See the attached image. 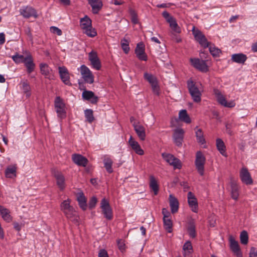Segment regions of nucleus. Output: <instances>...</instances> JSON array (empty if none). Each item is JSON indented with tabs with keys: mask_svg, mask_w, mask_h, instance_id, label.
I'll return each instance as SVG.
<instances>
[{
	"mask_svg": "<svg viewBox=\"0 0 257 257\" xmlns=\"http://www.w3.org/2000/svg\"><path fill=\"white\" fill-rule=\"evenodd\" d=\"M129 14L131 17V20L133 24H136L138 23V15L136 12L130 8L129 9Z\"/></svg>",
	"mask_w": 257,
	"mask_h": 257,
	"instance_id": "obj_48",
	"label": "nucleus"
},
{
	"mask_svg": "<svg viewBox=\"0 0 257 257\" xmlns=\"http://www.w3.org/2000/svg\"><path fill=\"white\" fill-rule=\"evenodd\" d=\"M88 59L93 68L98 70L101 68V63L98 57L96 52L92 50L88 54Z\"/></svg>",
	"mask_w": 257,
	"mask_h": 257,
	"instance_id": "obj_11",
	"label": "nucleus"
},
{
	"mask_svg": "<svg viewBox=\"0 0 257 257\" xmlns=\"http://www.w3.org/2000/svg\"><path fill=\"white\" fill-rule=\"evenodd\" d=\"M192 33L195 37V40L204 48L209 47L210 43L208 42L205 35L199 30H195L193 27Z\"/></svg>",
	"mask_w": 257,
	"mask_h": 257,
	"instance_id": "obj_7",
	"label": "nucleus"
},
{
	"mask_svg": "<svg viewBox=\"0 0 257 257\" xmlns=\"http://www.w3.org/2000/svg\"><path fill=\"white\" fill-rule=\"evenodd\" d=\"M240 242L242 244H246L248 241V236L247 231L243 230L240 234Z\"/></svg>",
	"mask_w": 257,
	"mask_h": 257,
	"instance_id": "obj_44",
	"label": "nucleus"
},
{
	"mask_svg": "<svg viewBox=\"0 0 257 257\" xmlns=\"http://www.w3.org/2000/svg\"><path fill=\"white\" fill-rule=\"evenodd\" d=\"M144 78L151 84V85L158 82L156 77L151 74L145 73L144 74Z\"/></svg>",
	"mask_w": 257,
	"mask_h": 257,
	"instance_id": "obj_46",
	"label": "nucleus"
},
{
	"mask_svg": "<svg viewBox=\"0 0 257 257\" xmlns=\"http://www.w3.org/2000/svg\"><path fill=\"white\" fill-rule=\"evenodd\" d=\"M151 86L153 92L155 94L159 95L160 94V87L158 85V82L151 85Z\"/></svg>",
	"mask_w": 257,
	"mask_h": 257,
	"instance_id": "obj_52",
	"label": "nucleus"
},
{
	"mask_svg": "<svg viewBox=\"0 0 257 257\" xmlns=\"http://www.w3.org/2000/svg\"><path fill=\"white\" fill-rule=\"evenodd\" d=\"M162 214L163 215V218H169L170 216V212L166 208H163Z\"/></svg>",
	"mask_w": 257,
	"mask_h": 257,
	"instance_id": "obj_59",
	"label": "nucleus"
},
{
	"mask_svg": "<svg viewBox=\"0 0 257 257\" xmlns=\"http://www.w3.org/2000/svg\"><path fill=\"white\" fill-rule=\"evenodd\" d=\"M164 226L165 229L168 232H171L172 231V221L171 219L163 218Z\"/></svg>",
	"mask_w": 257,
	"mask_h": 257,
	"instance_id": "obj_42",
	"label": "nucleus"
},
{
	"mask_svg": "<svg viewBox=\"0 0 257 257\" xmlns=\"http://www.w3.org/2000/svg\"><path fill=\"white\" fill-rule=\"evenodd\" d=\"M205 161V158L202 153L200 151L197 152L196 155L195 164L198 173L201 176H203L204 174V164Z\"/></svg>",
	"mask_w": 257,
	"mask_h": 257,
	"instance_id": "obj_4",
	"label": "nucleus"
},
{
	"mask_svg": "<svg viewBox=\"0 0 257 257\" xmlns=\"http://www.w3.org/2000/svg\"><path fill=\"white\" fill-rule=\"evenodd\" d=\"M150 187L153 191L154 195H156L159 191V186L157 182L153 176H151L150 177Z\"/></svg>",
	"mask_w": 257,
	"mask_h": 257,
	"instance_id": "obj_32",
	"label": "nucleus"
},
{
	"mask_svg": "<svg viewBox=\"0 0 257 257\" xmlns=\"http://www.w3.org/2000/svg\"><path fill=\"white\" fill-rule=\"evenodd\" d=\"M188 203L191 210L195 213L198 212V202L195 195L191 192H189L187 194Z\"/></svg>",
	"mask_w": 257,
	"mask_h": 257,
	"instance_id": "obj_17",
	"label": "nucleus"
},
{
	"mask_svg": "<svg viewBox=\"0 0 257 257\" xmlns=\"http://www.w3.org/2000/svg\"><path fill=\"white\" fill-rule=\"evenodd\" d=\"M100 208L105 218L107 220H111L113 217L112 210L108 201L103 198L100 203Z\"/></svg>",
	"mask_w": 257,
	"mask_h": 257,
	"instance_id": "obj_6",
	"label": "nucleus"
},
{
	"mask_svg": "<svg viewBox=\"0 0 257 257\" xmlns=\"http://www.w3.org/2000/svg\"><path fill=\"white\" fill-rule=\"evenodd\" d=\"M17 167L16 166H9L5 171V175L7 178H12L16 176Z\"/></svg>",
	"mask_w": 257,
	"mask_h": 257,
	"instance_id": "obj_35",
	"label": "nucleus"
},
{
	"mask_svg": "<svg viewBox=\"0 0 257 257\" xmlns=\"http://www.w3.org/2000/svg\"><path fill=\"white\" fill-rule=\"evenodd\" d=\"M229 242L231 250L237 257H242V253L240 251L238 242L231 237H230Z\"/></svg>",
	"mask_w": 257,
	"mask_h": 257,
	"instance_id": "obj_19",
	"label": "nucleus"
},
{
	"mask_svg": "<svg viewBox=\"0 0 257 257\" xmlns=\"http://www.w3.org/2000/svg\"><path fill=\"white\" fill-rule=\"evenodd\" d=\"M22 89L24 93L26 94L27 97H29L31 95V87L27 81H22L20 83Z\"/></svg>",
	"mask_w": 257,
	"mask_h": 257,
	"instance_id": "obj_36",
	"label": "nucleus"
},
{
	"mask_svg": "<svg viewBox=\"0 0 257 257\" xmlns=\"http://www.w3.org/2000/svg\"><path fill=\"white\" fill-rule=\"evenodd\" d=\"M71 200L67 199L64 200L60 205V209L66 217L73 223L78 225L79 217L74 207L70 205Z\"/></svg>",
	"mask_w": 257,
	"mask_h": 257,
	"instance_id": "obj_1",
	"label": "nucleus"
},
{
	"mask_svg": "<svg viewBox=\"0 0 257 257\" xmlns=\"http://www.w3.org/2000/svg\"><path fill=\"white\" fill-rule=\"evenodd\" d=\"M82 97L84 100H90L93 104L96 103L98 100V97L95 96L94 93L91 91H84L82 93Z\"/></svg>",
	"mask_w": 257,
	"mask_h": 257,
	"instance_id": "obj_21",
	"label": "nucleus"
},
{
	"mask_svg": "<svg viewBox=\"0 0 257 257\" xmlns=\"http://www.w3.org/2000/svg\"><path fill=\"white\" fill-rule=\"evenodd\" d=\"M135 54L140 60L147 61L148 60V56L145 51V45L142 42L137 44L135 49Z\"/></svg>",
	"mask_w": 257,
	"mask_h": 257,
	"instance_id": "obj_13",
	"label": "nucleus"
},
{
	"mask_svg": "<svg viewBox=\"0 0 257 257\" xmlns=\"http://www.w3.org/2000/svg\"><path fill=\"white\" fill-rule=\"evenodd\" d=\"M72 160L76 164L83 167L86 166L88 163V160L85 157L79 154H74L72 156Z\"/></svg>",
	"mask_w": 257,
	"mask_h": 257,
	"instance_id": "obj_24",
	"label": "nucleus"
},
{
	"mask_svg": "<svg viewBox=\"0 0 257 257\" xmlns=\"http://www.w3.org/2000/svg\"><path fill=\"white\" fill-rule=\"evenodd\" d=\"M249 257H257V250L254 247H251L250 249Z\"/></svg>",
	"mask_w": 257,
	"mask_h": 257,
	"instance_id": "obj_58",
	"label": "nucleus"
},
{
	"mask_svg": "<svg viewBox=\"0 0 257 257\" xmlns=\"http://www.w3.org/2000/svg\"><path fill=\"white\" fill-rule=\"evenodd\" d=\"M246 59V56L242 53L234 54L231 56L232 61L239 64H243Z\"/></svg>",
	"mask_w": 257,
	"mask_h": 257,
	"instance_id": "obj_27",
	"label": "nucleus"
},
{
	"mask_svg": "<svg viewBox=\"0 0 257 257\" xmlns=\"http://www.w3.org/2000/svg\"><path fill=\"white\" fill-rule=\"evenodd\" d=\"M240 178L241 181L246 185H250L253 183L250 174L246 168L243 167L240 171Z\"/></svg>",
	"mask_w": 257,
	"mask_h": 257,
	"instance_id": "obj_14",
	"label": "nucleus"
},
{
	"mask_svg": "<svg viewBox=\"0 0 257 257\" xmlns=\"http://www.w3.org/2000/svg\"><path fill=\"white\" fill-rule=\"evenodd\" d=\"M216 147L220 152V153L223 156H226L225 155V146L223 141L220 139H217L216 140Z\"/></svg>",
	"mask_w": 257,
	"mask_h": 257,
	"instance_id": "obj_38",
	"label": "nucleus"
},
{
	"mask_svg": "<svg viewBox=\"0 0 257 257\" xmlns=\"http://www.w3.org/2000/svg\"><path fill=\"white\" fill-rule=\"evenodd\" d=\"M169 199L171 212L173 214L177 212L179 208L178 200L172 194L169 195Z\"/></svg>",
	"mask_w": 257,
	"mask_h": 257,
	"instance_id": "obj_23",
	"label": "nucleus"
},
{
	"mask_svg": "<svg viewBox=\"0 0 257 257\" xmlns=\"http://www.w3.org/2000/svg\"><path fill=\"white\" fill-rule=\"evenodd\" d=\"M251 51L253 52H257V41L252 44Z\"/></svg>",
	"mask_w": 257,
	"mask_h": 257,
	"instance_id": "obj_63",
	"label": "nucleus"
},
{
	"mask_svg": "<svg viewBox=\"0 0 257 257\" xmlns=\"http://www.w3.org/2000/svg\"><path fill=\"white\" fill-rule=\"evenodd\" d=\"M213 92L218 102L224 106L227 101L225 97L222 94L221 91L217 89H214Z\"/></svg>",
	"mask_w": 257,
	"mask_h": 257,
	"instance_id": "obj_29",
	"label": "nucleus"
},
{
	"mask_svg": "<svg viewBox=\"0 0 257 257\" xmlns=\"http://www.w3.org/2000/svg\"><path fill=\"white\" fill-rule=\"evenodd\" d=\"M179 117L181 120L187 123L191 122V119L185 109H182L179 112Z\"/></svg>",
	"mask_w": 257,
	"mask_h": 257,
	"instance_id": "obj_37",
	"label": "nucleus"
},
{
	"mask_svg": "<svg viewBox=\"0 0 257 257\" xmlns=\"http://www.w3.org/2000/svg\"><path fill=\"white\" fill-rule=\"evenodd\" d=\"M41 73L45 76L46 78H50V74L52 69L46 63H41L40 65Z\"/></svg>",
	"mask_w": 257,
	"mask_h": 257,
	"instance_id": "obj_30",
	"label": "nucleus"
},
{
	"mask_svg": "<svg viewBox=\"0 0 257 257\" xmlns=\"http://www.w3.org/2000/svg\"><path fill=\"white\" fill-rule=\"evenodd\" d=\"M20 13L25 18L34 17L36 18L37 14L36 10L30 6L23 7L20 10Z\"/></svg>",
	"mask_w": 257,
	"mask_h": 257,
	"instance_id": "obj_12",
	"label": "nucleus"
},
{
	"mask_svg": "<svg viewBox=\"0 0 257 257\" xmlns=\"http://www.w3.org/2000/svg\"><path fill=\"white\" fill-rule=\"evenodd\" d=\"M96 202H97V198L93 196L92 197L89 202V207L90 209H92L95 206V205L96 204Z\"/></svg>",
	"mask_w": 257,
	"mask_h": 257,
	"instance_id": "obj_54",
	"label": "nucleus"
},
{
	"mask_svg": "<svg viewBox=\"0 0 257 257\" xmlns=\"http://www.w3.org/2000/svg\"><path fill=\"white\" fill-rule=\"evenodd\" d=\"M123 2L118 0H112L111 3L115 5H120L123 4Z\"/></svg>",
	"mask_w": 257,
	"mask_h": 257,
	"instance_id": "obj_62",
	"label": "nucleus"
},
{
	"mask_svg": "<svg viewBox=\"0 0 257 257\" xmlns=\"http://www.w3.org/2000/svg\"><path fill=\"white\" fill-rule=\"evenodd\" d=\"M231 194L232 198L234 200H237L238 197V187L235 182H231L230 183Z\"/></svg>",
	"mask_w": 257,
	"mask_h": 257,
	"instance_id": "obj_31",
	"label": "nucleus"
},
{
	"mask_svg": "<svg viewBox=\"0 0 257 257\" xmlns=\"http://www.w3.org/2000/svg\"><path fill=\"white\" fill-rule=\"evenodd\" d=\"M87 1L92 8L93 14H97L102 7V3L100 0H87Z\"/></svg>",
	"mask_w": 257,
	"mask_h": 257,
	"instance_id": "obj_22",
	"label": "nucleus"
},
{
	"mask_svg": "<svg viewBox=\"0 0 257 257\" xmlns=\"http://www.w3.org/2000/svg\"><path fill=\"white\" fill-rule=\"evenodd\" d=\"M77 201L78 202L79 207L83 210H85L87 208L86 198L82 192H80L77 194Z\"/></svg>",
	"mask_w": 257,
	"mask_h": 257,
	"instance_id": "obj_25",
	"label": "nucleus"
},
{
	"mask_svg": "<svg viewBox=\"0 0 257 257\" xmlns=\"http://www.w3.org/2000/svg\"><path fill=\"white\" fill-rule=\"evenodd\" d=\"M5 42V35L4 33H0V45L4 44Z\"/></svg>",
	"mask_w": 257,
	"mask_h": 257,
	"instance_id": "obj_61",
	"label": "nucleus"
},
{
	"mask_svg": "<svg viewBox=\"0 0 257 257\" xmlns=\"http://www.w3.org/2000/svg\"><path fill=\"white\" fill-rule=\"evenodd\" d=\"M24 63L27 69L28 72L31 73L35 68V64L33 62L32 57L31 56H28L25 57Z\"/></svg>",
	"mask_w": 257,
	"mask_h": 257,
	"instance_id": "obj_28",
	"label": "nucleus"
},
{
	"mask_svg": "<svg viewBox=\"0 0 257 257\" xmlns=\"http://www.w3.org/2000/svg\"><path fill=\"white\" fill-rule=\"evenodd\" d=\"M121 48L125 54H127L130 51L129 41L125 38L121 40Z\"/></svg>",
	"mask_w": 257,
	"mask_h": 257,
	"instance_id": "obj_47",
	"label": "nucleus"
},
{
	"mask_svg": "<svg viewBox=\"0 0 257 257\" xmlns=\"http://www.w3.org/2000/svg\"><path fill=\"white\" fill-rule=\"evenodd\" d=\"M163 159L171 166H173L174 169H180L182 167V163L179 159L176 158L173 155L167 153H163Z\"/></svg>",
	"mask_w": 257,
	"mask_h": 257,
	"instance_id": "obj_5",
	"label": "nucleus"
},
{
	"mask_svg": "<svg viewBox=\"0 0 257 257\" xmlns=\"http://www.w3.org/2000/svg\"><path fill=\"white\" fill-rule=\"evenodd\" d=\"M190 62L193 67L199 71L203 72L208 71V68L205 61L198 58H191Z\"/></svg>",
	"mask_w": 257,
	"mask_h": 257,
	"instance_id": "obj_9",
	"label": "nucleus"
},
{
	"mask_svg": "<svg viewBox=\"0 0 257 257\" xmlns=\"http://www.w3.org/2000/svg\"><path fill=\"white\" fill-rule=\"evenodd\" d=\"M162 16L166 20L167 22L168 23V21H171L172 20L174 19V18L171 17L169 13L167 12V11H164L162 13Z\"/></svg>",
	"mask_w": 257,
	"mask_h": 257,
	"instance_id": "obj_55",
	"label": "nucleus"
},
{
	"mask_svg": "<svg viewBox=\"0 0 257 257\" xmlns=\"http://www.w3.org/2000/svg\"><path fill=\"white\" fill-rule=\"evenodd\" d=\"M195 135L197 138V141L199 143L203 144L205 143V140L204 138L203 133L201 129H198L195 132Z\"/></svg>",
	"mask_w": 257,
	"mask_h": 257,
	"instance_id": "obj_40",
	"label": "nucleus"
},
{
	"mask_svg": "<svg viewBox=\"0 0 257 257\" xmlns=\"http://www.w3.org/2000/svg\"><path fill=\"white\" fill-rule=\"evenodd\" d=\"M128 143L132 149L135 152L136 154L139 155H144V151L141 149V146L139 143L133 139L132 136L130 137Z\"/></svg>",
	"mask_w": 257,
	"mask_h": 257,
	"instance_id": "obj_20",
	"label": "nucleus"
},
{
	"mask_svg": "<svg viewBox=\"0 0 257 257\" xmlns=\"http://www.w3.org/2000/svg\"><path fill=\"white\" fill-rule=\"evenodd\" d=\"M84 33L90 37H95L97 33L95 31L94 29H93L92 26L88 28H86L83 30Z\"/></svg>",
	"mask_w": 257,
	"mask_h": 257,
	"instance_id": "obj_49",
	"label": "nucleus"
},
{
	"mask_svg": "<svg viewBox=\"0 0 257 257\" xmlns=\"http://www.w3.org/2000/svg\"><path fill=\"white\" fill-rule=\"evenodd\" d=\"M134 130L137 134L138 137L141 141H144L146 139V129L145 127L139 122H134L133 123Z\"/></svg>",
	"mask_w": 257,
	"mask_h": 257,
	"instance_id": "obj_15",
	"label": "nucleus"
},
{
	"mask_svg": "<svg viewBox=\"0 0 257 257\" xmlns=\"http://www.w3.org/2000/svg\"><path fill=\"white\" fill-rule=\"evenodd\" d=\"M80 22V26L83 30L88 28L92 26L91 20L87 16H85L84 17L81 18Z\"/></svg>",
	"mask_w": 257,
	"mask_h": 257,
	"instance_id": "obj_33",
	"label": "nucleus"
},
{
	"mask_svg": "<svg viewBox=\"0 0 257 257\" xmlns=\"http://www.w3.org/2000/svg\"><path fill=\"white\" fill-rule=\"evenodd\" d=\"M0 214L3 219L7 222H10L12 220L10 210L2 205H0Z\"/></svg>",
	"mask_w": 257,
	"mask_h": 257,
	"instance_id": "obj_26",
	"label": "nucleus"
},
{
	"mask_svg": "<svg viewBox=\"0 0 257 257\" xmlns=\"http://www.w3.org/2000/svg\"><path fill=\"white\" fill-rule=\"evenodd\" d=\"M50 31L52 33L56 34L58 36H61L62 34V31L58 28L55 26L51 27Z\"/></svg>",
	"mask_w": 257,
	"mask_h": 257,
	"instance_id": "obj_53",
	"label": "nucleus"
},
{
	"mask_svg": "<svg viewBox=\"0 0 257 257\" xmlns=\"http://www.w3.org/2000/svg\"><path fill=\"white\" fill-rule=\"evenodd\" d=\"M59 73L62 82L66 85L71 86L72 85L70 81V76L68 71L65 67H59Z\"/></svg>",
	"mask_w": 257,
	"mask_h": 257,
	"instance_id": "obj_16",
	"label": "nucleus"
},
{
	"mask_svg": "<svg viewBox=\"0 0 257 257\" xmlns=\"http://www.w3.org/2000/svg\"><path fill=\"white\" fill-rule=\"evenodd\" d=\"M185 132L181 128H178L174 130L173 135V139L174 143L178 147H181L184 139Z\"/></svg>",
	"mask_w": 257,
	"mask_h": 257,
	"instance_id": "obj_10",
	"label": "nucleus"
},
{
	"mask_svg": "<svg viewBox=\"0 0 257 257\" xmlns=\"http://www.w3.org/2000/svg\"><path fill=\"white\" fill-rule=\"evenodd\" d=\"M98 257H109V256L105 249H101L98 252Z\"/></svg>",
	"mask_w": 257,
	"mask_h": 257,
	"instance_id": "obj_57",
	"label": "nucleus"
},
{
	"mask_svg": "<svg viewBox=\"0 0 257 257\" xmlns=\"http://www.w3.org/2000/svg\"><path fill=\"white\" fill-rule=\"evenodd\" d=\"M14 61L16 63H20L24 62L25 60V57L22 55L18 54H16L12 57Z\"/></svg>",
	"mask_w": 257,
	"mask_h": 257,
	"instance_id": "obj_50",
	"label": "nucleus"
},
{
	"mask_svg": "<svg viewBox=\"0 0 257 257\" xmlns=\"http://www.w3.org/2000/svg\"><path fill=\"white\" fill-rule=\"evenodd\" d=\"M188 231L189 234V235L194 238L196 236V231H195V227L193 224H191L188 228Z\"/></svg>",
	"mask_w": 257,
	"mask_h": 257,
	"instance_id": "obj_51",
	"label": "nucleus"
},
{
	"mask_svg": "<svg viewBox=\"0 0 257 257\" xmlns=\"http://www.w3.org/2000/svg\"><path fill=\"white\" fill-rule=\"evenodd\" d=\"M168 23L170 24V27L174 32L176 33H180L181 32L180 28L178 26L175 19L171 21H168Z\"/></svg>",
	"mask_w": 257,
	"mask_h": 257,
	"instance_id": "obj_41",
	"label": "nucleus"
},
{
	"mask_svg": "<svg viewBox=\"0 0 257 257\" xmlns=\"http://www.w3.org/2000/svg\"><path fill=\"white\" fill-rule=\"evenodd\" d=\"M53 174L56 180L57 185L61 190L65 187V177L62 173L57 170H54Z\"/></svg>",
	"mask_w": 257,
	"mask_h": 257,
	"instance_id": "obj_18",
	"label": "nucleus"
},
{
	"mask_svg": "<svg viewBox=\"0 0 257 257\" xmlns=\"http://www.w3.org/2000/svg\"><path fill=\"white\" fill-rule=\"evenodd\" d=\"M235 105V103L234 101L232 100L229 102L226 101V102L225 104V105H224V106L226 107L232 108V107H234Z\"/></svg>",
	"mask_w": 257,
	"mask_h": 257,
	"instance_id": "obj_60",
	"label": "nucleus"
},
{
	"mask_svg": "<svg viewBox=\"0 0 257 257\" xmlns=\"http://www.w3.org/2000/svg\"><path fill=\"white\" fill-rule=\"evenodd\" d=\"M80 72L82 78L85 82L92 84L94 82V76L89 70V69L85 65H83L80 67Z\"/></svg>",
	"mask_w": 257,
	"mask_h": 257,
	"instance_id": "obj_8",
	"label": "nucleus"
},
{
	"mask_svg": "<svg viewBox=\"0 0 257 257\" xmlns=\"http://www.w3.org/2000/svg\"><path fill=\"white\" fill-rule=\"evenodd\" d=\"M187 87L193 101L197 103L200 102L201 100V92L199 90L198 85L190 80L187 82Z\"/></svg>",
	"mask_w": 257,
	"mask_h": 257,
	"instance_id": "obj_2",
	"label": "nucleus"
},
{
	"mask_svg": "<svg viewBox=\"0 0 257 257\" xmlns=\"http://www.w3.org/2000/svg\"><path fill=\"white\" fill-rule=\"evenodd\" d=\"M14 227L17 231H20L21 229V227L19 223L14 222Z\"/></svg>",
	"mask_w": 257,
	"mask_h": 257,
	"instance_id": "obj_64",
	"label": "nucleus"
},
{
	"mask_svg": "<svg viewBox=\"0 0 257 257\" xmlns=\"http://www.w3.org/2000/svg\"><path fill=\"white\" fill-rule=\"evenodd\" d=\"M55 108L57 116L60 119H63L66 116L65 104L59 96H57L55 100Z\"/></svg>",
	"mask_w": 257,
	"mask_h": 257,
	"instance_id": "obj_3",
	"label": "nucleus"
},
{
	"mask_svg": "<svg viewBox=\"0 0 257 257\" xmlns=\"http://www.w3.org/2000/svg\"><path fill=\"white\" fill-rule=\"evenodd\" d=\"M117 245L118 248L121 251H123L125 250V244L123 240L119 239L117 241Z\"/></svg>",
	"mask_w": 257,
	"mask_h": 257,
	"instance_id": "obj_56",
	"label": "nucleus"
},
{
	"mask_svg": "<svg viewBox=\"0 0 257 257\" xmlns=\"http://www.w3.org/2000/svg\"><path fill=\"white\" fill-rule=\"evenodd\" d=\"M104 167L105 168L107 172L111 173L113 172L112 165L113 162L109 158H106L103 160Z\"/></svg>",
	"mask_w": 257,
	"mask_h": 257,
	"instance_id": "obj_39",
	"label": "nucleus"
},
{
	"mask_svg": "<svg viewBox=\"0 0 257 257\" xmlns=\"http://www.w3.org/2000/svg\"><path fill=\"white\" fill-rule=\"evenodd\" d=\"M184 255L185 257H189L193 251V248L190 241H187L183 245Z\"/></svg>",
	"mask_w": 257,
	"mask_h": 257,
	"instance_id": "obj_34",
	"label": "nucleus"
},
{
	"mask_svg": "<svg viewBox=\"0 0 257 257\" xmlns=\"http://www.w3.org/2000/svg\"><path fill=\"white\" fill-rule=\"evenodd\" d=\"M209 49L210 53L213 57H218L219 56L221 51L217 48H216L213 45H209Z\"/></svg>",
	"mask_w": 257,
	"mask_h": 257,
	"instance_id": "obj_45",
	"label": "nucleus"
},
{
	"mask_svg": "<svg viewBox=\"0 0 257 257\" xmlns=\"http://www.w3.org/2000/svg\"><path fill=\"white\" fill-rule=\"evenodd\" d=\"M85 116L86 120L89 123H91L94 120L93 110L90 109H87L84 111Z\"/></svg>",
	"mask_w": 257,
	"mask_h": 257,
	"instance_id": "obj_43",
	"label": "nucleus"
}]
</instances>
